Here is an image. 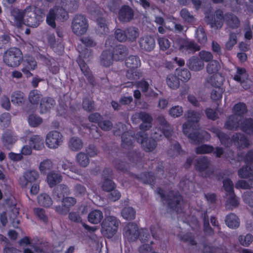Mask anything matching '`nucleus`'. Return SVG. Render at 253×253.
Listing matches in <instances>:
<instances>
[{"label":"nucleus","instance_id":"1","mask_svg":"<svg viewBox=\"0 0 253 253\" xmlns=\"http://www.w3.org/2000/svg\"><path fill=\"white\" fill-rule=\"evenodd\" d=\"M157 193L160 196L162 200L166 201L169 209L177 212L181 210V207L183 200L178 192L171 190L166 194L163 189L158 188Z\"/></svg>","mask_w":253,"mask_h":253},{"label":"nucleus","instance_id":"2","mask_svg":"<svg viewBox=\"0 0 253 253\" xmlns=\"http://www.w3.org/2000/svg\"><path fill=\"white\" fill-rule=\"evenodd\" d=\"M39 172L35 170L25 171L19 179V184L22 188H26L30 185V192L32 195L37 194L40 190Z\"/></svg>","mask_w":253,"mask_h":253},{"label":"nucleus","instance_id":"3","mask_svg":"<svg viewBox=\"0 0 253 253\" xmlns=\"http://www.w3.org/2000/svg\"><path fill=\"white\" fill-rule=\"evenodd\" d=\"M78 50L80 52V55L77 61L80 67L82 73L86 77L89 83L93 85L94 84V78L92 73L83 58L89 60L92 57V50L87 48H82L81 46H78Z\"/></svg>","mask_w":253,"mask_h":253},{"label":"nucleus","instance_id":"4","mask_svg":"<svg viewBox=\"0 0 253 253\" xmlns=\"http://www.w3.org/2000/svg\"><path fill=\"white\" fill-rule=\"evenodd\" d=\"M24 13L23 24L33 28L39 25L44 16L43 10L38 7L32 10L31 7H28L24 10Z\"/></svg>","mask_w":253,"mask_h":253},{"label":"nucleus","instance_id":"5","mask_svg":"<svg viewBox=\"0 0 253 253\" xmlns=\"http://www.w3.org/2000/svg\"><path fill=\"white\" fill-rule=\"evenodd\" d=\"M124 235L129 242L135 241L139 236L141 240L146 241L150 236L147 230L143 231L140 233L137 225L134 222H129L124 227Z\"/></svg>","mask_w":253,"mask_h":253},{"label":"nucleus","instance_id":"6","mask_svg":"<svg viewBox=\"0 0 253 253\" xmlns=\"http://www.w3.org/2000/svg\"><path fill=\"white\" fill-rule=\"evenodd\" d=\"M120 223L115 216H106L101 224L102 234L108 238H112L116 233Z\"/></svg>","mask_w":253,"mask_h":253},{"label":"nucleus","instance_id":"7","mask_svg":"<svg viewBox=\"0 0 253 253\" xmlns=\"http://www.w3.org/2000/svg\"><path fill=\"white\" fill-rule=\"evenodd\" d=\"M23 59L21 51L18 48H10L3 55V61L8 66L15 67L20 64Z\"/></svg>","mask_w":253,"mask_h":253},{"label":"nucleus","instance_id":"8","mask_svg":"<svg viewBox=\"0 0 253 253\" xmlns=\"http://www.w3.org/2000/svg\"><path fill=\"white\" fill-rule=\"evenodd\" d=\"M87 20L83 15H76L72 22V29L73 33L78 36L85 34L88 29Z\"/></svg>","mask_w":253,"mask_h":253},{"label":"nucleus","instance_id":"9","mask_svg":"<svg viewBox=\"0 0 253 253\" xmlns=\"http://www.w3.org/2000/svg\"><path fill=\"white\" fill-rule=\"evenodd\" d=\"M63 141L62 134L58 131L52 130L47 134L45 143L48 148L56 149L62 144Z\"/></svg>","mask_w":253,"mask_h":253},{"label":"nucleus","instance_id":"10","mask_svg":"<svg viewBox=\"0 0 253 253\" xmlns=\"http://www.w3.org/2000/svg\"><path fill=\"white\" fill-rule=\"evenodd\" d=\"M132 119H138L142 122L139 126V128L142 131L148 130L152 127L153 118L151 115L145 112L135 113L132 116Z\"/></svg>","mask_w":253,"mask_h":253},{"label":"nucleus","instance_id":"11","mask_svg":"<svg viewBox=\"0 0 253 253\" xmlns=\"http://www.w3.org/2000/svg\"><path fill=\"white\" fill-rule=\"evenodd\" d=\"M62 205L55 206V211L60 214H66L70 211L71 207L74 206L77 203L75 198L67 197L61 200Z\"/></svg>","mask_w":253,"mask_h":253},{"label":"nucleus","instance_id":"12","mask_svg":"<svg viewBox=\"0 0 253 253\" xmlns=\"http://www.w3.org/2000/svg\"><path fill=\"white\" fill-rule=\"evenodd\" d=\"M118 17L122 23L129 22L133 19L134 11L130 6L124 5L120 9Z\"/></svg>","mask_w":253,"mask_h":253},{"label":"nucleus","instance_id":"13","mask_svg":"<svg viewBox=\"0 0 253 253\" xmlns=\"http://www.w3.org/2000/svg\"><path fill=\"white\" fill-rule=\"evenodd\" d=\"M139 45L142 50L150 52L153 50L155 47V41L152 36H145L140 38Z\"/></svg>","mask_w":253,"mask_h":253},{"label":"nucleus","instance_id":"14","mask_svg":"<svg viewBox=\"0 0 253 253\" xmlns=\"http://www.w3.org/2000/svg\"><path fill=\"white\" fill-rule=\"evenodd\" d=\"M151 135L153 138H146L145 140L143 139L141 141L142 147L146 152L153 151L157 146L155 139L160 140L162 137L161 134L158 136L156 131L153 132Z\"/></svg>","mask_w":253,"mask_h":253},{"label":"nucleus","instance_id":"15","mask_svg":"<svg viewBox=\"0 0 253 253\" xmlns=\"http://www.w3.org/2000/svg\"><path fill=\"white\" fill-rule=\"evenodd\" d=\"M242 122L241 116L233 114L230 116L227 119L224 127L229 130H237L241 126Z\"/></svg>","mask_w":253,"mask_h":253},{"label":"nucleus","instance_id":"16","mask_svg":"<svg viewBox=\"0 0 253 253\" xmlns=\"http://www.w3.org/2000/svg\"><path fill=\"white\" fill-rule=\"evenodd\" d=\"M224 80V77L221 75L217 74L207 78L205 83V85L207 87L212 86L214 88L220 87Z\"/></svg>","mask_w":253,"mask_h":253},{"label":"nucleus","instance_id":"17","mask_svg":"<svg viewBox=\"0 0 253 253\" xmlns=\"http://www.w3.org/2000/svg\"><path fill=\"white\" fill-rule=\"evenodd\" d=\"M111 53L115 60H121L127 55L128 48L124 45L119 44L114 47Z\"/></svg>","mask_w":253,"mask_h":253},{"label":"nucleus","instance_id":"18","mask_svg":"<svg viewBox=\"0 0 253 253\" xmlns=\"http://www.w3.org/2000/svg\"><path fill=\"white\" fill-rule=\"evenodd\" d=\"M70 194V189L69 187L65 184H60L55 188L53 191V196L54 198L57 199L58 201H60L64 199L65 195Z\"/></svg>","mask_w":253,"mask_h":253},{"label":"nucleus","instance_id":"19","mask_svg":"<svg viewBox=\"0 0 253 253\" xmlns=\"http://www.w3.org/2000/svg\"><path fill=\"white\" fill-rule=\"evenodd\" d=\"M10 14L13 18L16 26L18 28L21 27L24 23V10L21 11L19 9L13 8L10 10Z\"/></svg>","mask_w":253,"mask_h":253},{"label":"nucleus","instance_id":"20","mask_svg":"<svg viewBox=\"0 0 253 253\" xmlns=\"http://www.w3.org/2000/svg\"><path fill=\"white\" fill-rule=\"evenodd\" d=\"M44 139L40 135H33L29 139V144L37 150H41L44 148Z\"/></svg>","mask_w":253,"mask_h":253},{"label":"nucleus","instance_id":"21","mask_svg":"<svg viewBox=\"0 0 253 253\" xmlns=\"http://www.w3.org/2000/svg\"><path fill=\"white\" fill-rule=\"evenodd\" d=\"M187 66L191 70L199 71L203 69L204 63L200 59L194 56L189 59L187 63Z\"/></svg>","mask_w":253,"mask_h":253},{"label":"nucleus","instance_id":"22","mask_svg":"<svg viewBox=\"0 0 253 253\" xmlns=\"http://www.w3.org/2000/svg\"><path fill=\"white\" fill-rule=\"evenodd\" d=\"M134 138L129 132H125L122 135V147L126 149H130L133 147Z\"/></svg>","mask_w":253,"mask_h":253},{"label":"nucleus","instance_id":"23","mask_svg":"<svg viewBox=\"0 0 253 253\" xmlns=\"http://www.w3.org/2000/svg\"><path fill=\"white\" fill-rule=\"evenodd\" d=\"M232 140L237 145L242 148L248 147L250 145L249 141L246 136L240 133H236L233 135Z\"/></svg>","mask_w":253,"mask_h":253},{"label":"nucleus","instance_id":"24","mask_svg":"<svg viewBox=\"0 0 253 253\" xmlns=\"http://www.w3.org/2000/svg\"><path fill=\"white\" fill-rule=\"evenodd\" d=\"M55 105V100L49 97L43 98L40 103L41 113H44L49 111Z\"/></svg>","mask_w":253,"mask_h":253},{"label":"nucleus","instance_id":"25","mask_svg":"<svg viewBox=\"0 0 253 253\" xmlns=\"http://www.w3.org/2000/svg\"><path fill=\"white\" fill-rule=\"evenodd\" d=\"M210 163V162L207 157H201L195 160V169L200 172L203 171L208 168Z\"/></svg>","mask_w":253,"mask_h":253},{"label":"nucleus","instance_id":"26","mask_svg":"<svg viewBox=\"0 0 253 253\" xmlns=\"http://www.w3.org/2000/svg\"><path fill=\"white\" fill-rule=\"evenodd\" d=\"M224 20H225V16L223 15V11L218 9L215 12L214 20V22L211 23V28L215 27L216 29H220L223 24Z\"/></svg>","mask_w":253,"mask_h":253},{"label":"nucleus","instance_id":"27","mask_svg":"<svg viewBox=\"0 0 253 253\" xmlns=\"http://www.w3.org/2000/svg\"><path fill=\"white\" fill-rule=\"evenodd\" d=\"M225 21L227 25L232 29L237 28L240 25L238 18L232 13H227L225 15Z\"/></svg>","mask_w":253,"mask_h":253},{"label":"nucleus","instance_id":"28","mask_svg":"<svg viewBox=\"0 0 253 253\" xmlns=\"http://www.w3.org/2000/svg\"><path fill=\"white\" fill-rule=\"evenodd\" d=\"M253 173V164H249L245 167H242L238 171V175L241 178L248 179L252 176Z\"/></svg>","mask_w":253,"mask_h":253},{"label":"nucleus","instance_id":"29","mask_svg":"<svg viewBox=\"0 0 253 253\" xmlns=\"http://www.w3.org/2000/svg\"><path fill=\"white\" fill-rule=\"evenodd\" d=\"M214 132L219 139L222 145L226 147H229L232 145V142H233L232 138L231 139L227 134L218 129H215Z\"/></svg>","mask_w":253,"mask_h":253},{"label":"nucleus","instance_id":"30","mask_svg":"<svg viewBox=\"0 0 253 253\" xmlns=\"http://www.w3.org/2000/svg\"><path fill=\"white\" fill-rule=\"evenodd\" d=\"M240 129L247 134L253 135V119L243 120L241 123Z\"/></svg>","mask_w":253,"mask_h":253},{"label":"nucleus","instance_id":"31","mask_svg":"<svg viewBox=\"0 0 253 253\" xmlns=\"http://www.w3.org/2000/svg\"><path fill=\"white\" fill-rule=\"evenodd\" d=\"M125 30L126 41L133 42L139 37V31L136 27L130 26L126 28Z\"/></svg>","mask_w":253,"mask_h":253},{"label":"nucleus","instance_id":"32","mask_svg":"<svg viewBox=\"0 0 253 253\" xmlns=\"http://www.w3.org/2000/svg\"><path fill=\"white\" fill-rule=\"evenodd\" d=\"M114 58L112 53L109 50L103 51L100 56V64L105 67H109L112 63Z\"/></svg>","mask_w":253,"mask_h":253},{"label":"nucleus","instance_id":"33","mask_svg":"<svg viewBox=\"0 0 253 253\" xmlns=\"http://www.w3.org/2000/svg\"><path fill=\"white\" fill-rule=\"evenodd\" d=\"M83 147V142L81 139L78 137L74 136L69 139L68 147L72 151H78Z\"/></svg>","mask_w":253,"mask_h":253},{"label":"nucleus","instance_id":"34","mask_svg":"<svg viewBox=\"0 0 253 253\" xmlns=\"http://www.w3.org/2000/svg\"><path fill=\"white\" fill-rule=\"evenodd\" d=\"M225 222L227 226L230 228H238L240 225L239 219L233 213H231L226 216Z\"/></svg>","mask_w":253,"mask_h":253},{"label":"nucleus","instance_id":"35","mask_svg":"<svg viewBox=\"0 0 253 253\" xmlns=\"http://www.w3.org/2000/svg\"><path fill=\"white\" fill-rule=\"evenodd\" d=\"M102 212L98 210L91 211L88 215V221L92 224H97L101 222L103 219Z\"/></svg>","mask_w":253,"mask_h":253},{"label":"nucleus","instance_id":"36","mask_svg":"<svg viewBox=\"0 0 253 253\" xmlns=\"http://www.w3.org/2000/svg\"><path fill=\"white\" fill-rule=\"evenodd\" d=\"M125 64L129 69H137L140 66L141 62L138 56L130 55L126 59Z\"/></svg>","mask_w":253,"mask_h":253},{"label":"nucleus","instance_id":"37","mask_svg":"<svg viewBox=\"0 0 253 253\" xmlns=\"http://www.w3.org/2000/svg\"><path fill=\"white\" fill-rule=\"evenodd\" d=\"M47 181L49 187H52L62 181V176L59 173L52 171L47 174Z\"/></svg>","mask_w":253,"mask_h":253},{"label":"nucleus","instance_id":"38","mask_svg":"<svg viewBox=\"0 0 253 253\" xmlns=\"http://www.w3.org/2000/svg\"><path fill=\"white\" fill-rule=\"evenodd\" d=\"M76 161L79 166L86 168L89 164V159L88 155L84 152H79L76 156Z\"/></svg>","mask_w":253,"mask_h":253},{"label":"nucleus","instance_id":"39","mask_svg":"<svg viewBox=\"0 0 253 253\" xmlns=\"http://www.w3.org/2000/svg\"><path fill=\"white\" fill-rule=\"evenodd\" d=\"M162 131L158 129L153 130V131H156L157 132V135L159 136L160 134L162 135V133L169 140L172 139V137L173 135V128L172 126L169 124L168 125L161 128Z\"/></svg>","mask_w":253,"mask_h":253},{"label":"nucleus","instance_id":"40","mask_svg":"<svg viewBox=\"0 0 253 253\" xmlns=\"http://www.w3.org/2000/svg\"><path fill=\"white\" fill-rule=\"evenodd\" d=\"M180 79L175 75L169 74L167 76L166 83L169 87L176 89L179 87Z\"/></svg>","mask_w":253,"mask_h":253},{"label":"nucleus","instance_id":"41","mask_svg":"<svg viewBox=\"0 0 253 253\" xmlns=\"http://www.w3.org/2000/svg\"><path fill=\"white\" fill-rule=\"evenodd\" d=\"M42 94L37 89L31 90L29 94L28 99L30 102L33 105H38L42 100Z\"/></svg>","mask_w":253,"mask_h":253},{"label":"nucleus","instance_id":"42","mask_svg":"<svg viewBox=\"0 0 253 253\" xmlns=\"http://www.w3.org/2000/svg\"><path fill=\"white\" fill-rule=\"evenodd\" d=\"M38 204L44 207H49L52 205L53 201L51 197L47 194L42 193L37 197Z\"/></svg>","mask_w":253,"mask_h":253},{"label":"nucleus","instance_id":"43","mask_svg":"<svg viewBox=\"0 0 253 253\" xmlns=\"http://www.w3.org/2000/svg\"><path fill=\"white\" fill-rule=\"evenodd\" d=\"M25 101L24 94L20 91L14 92L11 95V102L14 104L22 106Z\"/></svg>","mask_w":253,"mask_h":253},{"label":"nucleus","instance_id":"44","mask_svg":"<svg viewBox=\"0 0 253 253\" xmlns=\"http://www.w3.org/2000/svg\"><path fill=\"white\" fill-rule=\"evenodd\" d=\"M196 38L201 44L204 45L207 42V36L203 27L200 26L196 31Z\"/></svg>","mask_w":253,"mask_h":253},{"label":"nucleus","instance_id":"45","mask_svg":"<svg viewBox=\"0 0 253 253\" xmlns=\"http://www.w3.org/2000/svg\"><path fill=\"white\" fill-rule=\"evenodd\" d=\"M135 177L145 184H153L155 176L150 172H144L140 174V176H135Z\"/></svg>","mask_w":253,"mask_h":253},{"label":"nucleus","instance_id":"46","mask_svg":"<svg viewBox=\"0 0 253 253\" xmlns=\"http://www.w3.org/2000/svg\"><path fill=\"white\" fill-rule=\"evenodd\" d=\"M126 76L130 81L137 80L142 76V73L137 69H129L126 71Z\"/></svg>","mask_w":253,"mask_h":253},{"label":"nucleus","instance_id":"47","mask_svg":"<svg viewBox=\"0 0 253 253\" xmlns=\"http://www.w3.org/2000/svg\"><path fill=\"white\" fill-rule=\"evenodd\" d=\"M121 213L124 218L126 220H133L135 217V211L130 207L124 208Z\"/></svg>","mask_w":253,"mask_h":253},{"label":"nucleus","instance_id":"48","mask_svg":"<svg viewBox=\"0 0 253 253\" xmlns=\"http://www.w3.org/2000/svg\"><path fill=\"white\" fill-rule=\"evenodd\" d=\"M15 141V138L11 132H6L3 135L2 142L4 146L7 149H9Z\"/></svg>","mask_w":253,"mask_h":253},{"label":"nucleus","instance_id":"49","mask_svg":"<svg viewBox=\"0 0 253 253\" xmlns=\"http://www.w3.org/2000/svg\"><path fill=\"white\" fill-rule=\"evenodd\" d=\"M28 122L30 126L38 127L42 123V119L35 114L30 115L28 118Z\"/></svg>","mask_w":253,"mask_h":253},{"label":"nucleus","instance_id":"50","mask_svg":"<svg viewBox=\"0 0 253 253\" xmlns=\"http://www.w3.org/2000/svg\"><path fill=\"white\" fill-rule=\"evenodd\" d=\"M234 114L241 116L247 113V109L246 105L244 103H238L235 104L233 109Z\"/></svg>","mask_w":253,"mask_h":253},{"label":"nucleus","instance_id":"51","mask_svg":"<svg viewBox=\"0 0 253 253\" xmlns=\"http://www.w3.org/2000/svg\"><path fill=\"white\" fill-rule=\"evenodd\" d=\"M73 191L76 197H84L87 193L85 187L80 183H77L74 185Z\"/></svg>","mask_w":253,"mask_h":253},{"label":"nucleus","instance_id":"52","mask_svg":"<svg viewBox=\"0 0 253 253\" xmlns=\"http://www.w3.org/2000/svg\"><path fill=\"white\" fill-rule=\"evenodd\" d=\"M180 15L183 20L187 23H193L195 21L194 16L186 8H182L180 12Z\"/></svg>","mask_w":253,"mask_h":253},{"label":"nucleus","instance_id":"53","mask_svg":"<svg viewBox=\"0 0 253 253\" xmlns=\"http://www.w3.org/2000/svg\"><path fill=\"white\" fill-rule=\"evenodd\" d=\"M136 85L146 96L150 95L148 93L150 89V84L147 81L145 80H141V81L136 82Z\"/></svg>","mask_w":253,"mask_h":253},{"label":"nucleus","instance_id":"54","mask_svg":"<svg viewBox=\"0 0 253 253\" xmlns=\"http://www.w3.org/2000/svg\"><path fill=\"white\" fill-rule=\"evenodd\" d=\"M188 137L190 140L191 143L195 144L202 142L204 139L203 135L200 134L198 131H194L189 133Z\"/></svg>","mask_w":253,"mask_h":253},{"label":"nucleus","instance_id":"55","mask_svg":"<svg viewBox=\"0 0 253 253\" xmlns=\"http://www.w3.org/2000/svg\"><path fill=\"white\" fill-rule=\"evenodd\" d=\"M220 68L219 62L216 60H212L207 66V71L210 74H214L218 71Z\"/></svg>","mask_w":253,"mask_h":253},{"label":"nucleus","instance_id":"56","mask_svg":"<svg viewBox=\"0 0 253 253\" xmlns=\"http://www.w3.org/2000/svg\"><path fill=\"white\" fill-rule=\"evenodd\" d=\"M185 116L187 119L188 121L194 123L199 121L201 118V114L198 112L189 110L185 114Z\"/></svg>","mask_w":253,"mask_h":253},{"label":"nucleus","instance_id":"57","mask_svg":"<svg viewBox=\"0 0 253 253\" xmlns=\"http://www.w3.org/2000/svg\"><path fill=\"white\" fill-rule=\"evenodd\" d=\"M33 211L35 214L40 220L45 223L48 221V216L44 209L36 208H34Z\"/></svg>","mask_w":253,"mask_h":253},{"label":"nucleus","instance_id":"58","mask_svg":"<svg viewBox=\"0 0 253 253\" xmlns=\"http://www.w3.org/2000/svg\"><path fill=\"white\" fill-rule=\"evenodd\" d=\"M97 29L98 34L101 35L106 34L108 32V28L107 27L106 20L104 19L100 18L97 19Z\"/></svg>","mask_w":253,"mask_h":253},{"label":"nucleus","instance_id":"59","mask_svg":"<svg viewBox=\"0 0 253 253\" xmlns=\"http://www.w3.org/2000/svg\"><path fill=\"white\" fill-rule=\"evenodd\" d=\"M10 40V37L8 35L4 34L0 36V54H2L5 51Z\"/></svg>","mask_w":253,"mask_h":253},{"label":"nucleus","instance_id":"60","mask_svg":"<svg viewBox=\"0 0 253 253\" xmlns=\"http://www.w3.org/2000/svg\"><path fill=\"white\" fill-rule=\"evenodd\" d=\"M227 198V206L229 205L234 208H236L239 204V198L237 197L234 192L226 194Z\"/></svg>","mask_w":253,"mask_h":253},{"label":"nucleus","instance_id":"61","mask_svg":"<svg viewBox=\"0 0 253 253\" xmlns=\"http://www.w3.org/2000/svg\"><path fill=\"white\" fill-rule=\"evenodd\" d=\"M23 65L25 68L34 70L37 67V62L33 57L28 56L23 60Z\"/></svg>","mask_w":253,"mask_h":253},{"label":"nucleus","instance_id":"62","mask_svg":"<svg viewBox=\"0 0 253 253\" xmlns=\"http://www.w3.org/2000/svg\"><path fill=\"white\" fill-rule=\"evenodd\" d=\"M183 49L187 51L189 53H194L200 50V47L194 42H188L185 44Z\"/></svg>","mask_w":253,"mask_h":253},{"label":"nucleus","instance_id":"63","mask_svg":"<svg viewBox=\"0 0 253 253\" xmlns=\"http://www.w3.org/2000/svg\"><path fill=\"white\" fill-rule=\"evenodd\" d=\"M240 243L243 246H249L253 241V236L251 234L240 235L238 238Z\"/></svg>","mask_w":253,"mask_h":253},{"label":"nucleus","instance_id":"64","mask_svg":"<svg viewBox=\"0 0 253 253\" xmlns=\"http://www.w3.org/2000/svg\"><path fill=\"white\" fill-rule=\"evenodd\" d=\"M10 123V115L9 113H3L0 116V129L7 127Z\"/></svg>","mask_w":253,"mask_h":253}]
</instances>
